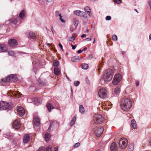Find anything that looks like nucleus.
Returning a JSON list of instances; mask_svg holds the SVG:
<instances>
[{"label": "nucleus", "mask_w": 151, "mask_h": 151, "mask_svg": "<svg viewBox=\"0 0 151 151\" xmlns=\"http://www.w3.org/2000/svg\"><path fill=\"white\" fill-rule=\"evenodd\" d=\"M132 105L131 100L130 99L125 98L121 102V107L123 110L127 111L131 108Z\"/></svg>", "instance_id": "obj_1"}, {"label": "nucleus", "mask_w": 151, "mask_h": 151, "mask_svg": "<svg viewBox=\"0 0 151 151\" xmlns=\"http://www.w3.org/2000/svg\"><path fill=\"white\" fill-rule=\"evenodd\" d=\"M114 73L111 69H108L105 70L103 76V79L106 82H108L112 79Z\"/></svg>", "instance_id": "obj_2"}, {"label": "nucleus", "mask_w": 151, "mask_h": 151, "mask_svg": "<svg viewBox=\"0 0 151 151\" xmlns=\"http://www.w3.org/2000/svg\"><path fill=\"white\" fill-rule=\"evenodd\" d=\"M104 118L101 114H96L94 116L93 119V125L96 126L97 124H99L104 120Z\"/></svg>", "instance_id": "obj_3"}, {"label": "nucleus", "mask_w": 151, "mask_h": 151, "mask_svg": "<svg viewBox=\"0 0 151 151\" xmlns=\"http://www.w3.org/2000/svg\"><path fill=\"white\" fill-rule=\"evenodd\" d=\"M11 108L9 104L6 101H1L0 102V110H5L9 109Z\"/></svg>", "instance_id": "obj_4"}, {"label": "nucleus", "mask_w": 151, "mask_h": 151, "mask_svg": "<svg viewBox=\"0 0 151 151\" xmlns=\"http://www.w3.org/2000/svg\"><path fill=\"white\" fill-rule=\"evenodd\" d=\"M128 142L127 139L124 138H121L119 142L120 147L122 149L126 148L127 146Z\"/></svg>", "instance_id": "obj_5"}, {"label": "nucleus", "mask_w": 151, "mask_h": 151, "mask_svg": "<svg viewBox=\"0 0 151 151\" xmlns=\"http://www.w3.org/2000/svg\"><path fill=\"white\" fill-rule=\"evenodd\" d=\"M122 79V76L119 74H116L114 76L112 81L113 84L115 85L118 84Z\"/></svg>", "instance_id": "obj_6"}, {"label": "nucleus", "mask_w": 151, "mask_h": 151, "mask_svg": "<svg viewBox=\"0 0 151 151\" xmlns=\"http://www.w3.org/2000/svg\"><path fill=\"white\" fill-rule=\"evenodd\" d=\"M107 91L104 88H102L99 91L98 95L101 98H104L106 96Z\"/></svg>", "instance_id": "obj_7"}, {"label": "nucleus", "mask_w": 151, "mask_h": 151, "mask_svg": "<svg viewBox=\"0 0 151 151\" xmlns=\"http://www.w3.org/2000/svg\"><path fill=\"white\" fill-rule=\"evenodd\" d=\"M74 14L80 17H82L86 19L87 18L86 13L83 12L79 10H76L73 12Z\"/></svg>", "instance_id": "obj_8"}, {"label": "nucleus", "mask_w": 151, "mask_h": 151, "mask_svg": "<svg viewBox=\"0 0 151 151\" xmlns=\"http://www.w3.org/2000/svg\"><path fill=\"white\" fill-rule=\"evenodd\" d=\"M17 76L15 74H11L6 78L7 81L9 82H15L17 80Z\"/></svg>", "instance_id": "obj_9"}, {"label": "nucleus", "mask_w": 151, "mask_h": 151, "mask_svg": "<svg viewBox=\"0 0 151 151\" xmlns=\"http://www.w3.org/2000/svg\"><path fill=\"white\" fill-rule=\"evenodd\" d=\"M9 45L12 47H14L17 45V42L16 40L14 39H11L8 41Z\"/></svg>", "instance_id": "obj_10"}, {"label": "nucleus", "mask_w": 151, "mask_h": 151, "mask_svg": "<svg viewBox=\"0 0 151 151\" xmlns=\"http://www.w3.org/2000/svg\"><path fill=\"white\" fill-rule=\"evenodd\" d=\"M17 111L18 114L20 116H23L25 113L24 108L21 106H18L17 107Z\"/></svg>", "instance_id": "obj_11"}, {"label": "nucleus", "mask_w": 151, "mask_h": 151, "mask_svg": "<svg viewBox=\"0 0 151 151\" xmlns=\"http://www.w3.org/2000/svg\"><path fill=\"white\" fill-rule=\"evenodd\" d=\"M104 131V128L101 127L100 128H98L97 130L95 131L94 130V133L97 137L100 136L102 134Z\"/></svg>", "instance_id": "obj_12"}, {"label": "nucleus", "mask_w": 151, "mask_h": 151, "mask_svg": "<svg viewBox=\"0 0 151 151\" xmlns=\"http://www.w3.org/2000/svg\"><path fill=\"white\" fill-rule=\"evenodd\" d=\"M13 127L16 129H19L20 127V125L19 120H15L13 122Z\"/></svg>", "instance_id": "obj_13"}, {"label": "nucleus", "mask_w": 151, "mask_h": 151, "mask_svg": "<svg viewBox=\"0 0 151 151\" xmlns=\"http://www.w3.org/2000/svg\"><path fill=\"white\" fill-rule=\"evenodd\" d=\"M110 149L111 151H117L118 147L115 142H113L111 145Z\"/></svg>", "instance_id": "obj_14"}, {"label": "nucleus", "mask_w": 151, "mask_h": 151, "mask_svg": "<svg viewBox=\"0 0 151 151\" xmlns=\"http://www.w3.org/2000/svg\"><path fill=\"white\" fill-rule=\"evenodd\" d=\"M30 136L28 134H25L23 138V142L24 143H27L30 140Z\"/></svg>", "instance_id": "obj_15"}, {"label": "nucleus", "mask_w": 151, "mask_h": 151, "mask_svg": "<svg viewBox=\"0 0 151 151\" xmlns=\"http://www.w3.org/2000/svg\"><path fill=\"white\" fill-rule=\"evenodd\" d=\"M33 122L35 126H38L40 124V120L38 117L35 116L34 117Z\"/></svg>", "instance_id": "obj_16"}, {"label": "nucleus", "mask_w": 151, "mask_h": 151, "mask_svg": "<svg viewBox=\"0 0 151 151\" xmlns=\"http://www.w3.org/2000/svg\"><path fill=\"white\" fill-rule=\"evenodd\" d=\"M26 16V11L24 10H22L19 13V16L21 19H23L25 18Z\"/></svg>", "instance_id": "obj_17"}, {"label": "nucleus", "mask_w": 151, "mask_h": 151, "mask_svg": "<svg viewBox=\"0 0 151 151\" xmlns=\"http://www.w3.org/2000/svg\"><path fill=\"white\" fill-rule=\"evenodd\" d=\"M33 103L34 104L38 105L40 104L42 102V100L40 99L35 98L33 99Z\"/></svg>", "instance_id": "obj_18"}, {"label": "nucleus", "mask_w": 151, "mask_h": 151, "mask_svg": "<svg viewBox=\"0 0 151 151\" xmlns=\"http://www.w3.org/2000/svg\"><path fill=\"white\" fill-rule=\"evenodd\" d=\"M7 50V48L4 44L0 45V52H5Z\"/></svg>", "instance_id": "obj_19"}, {"label": "nucleus", "mask_w": 151, "mask_h": 151, "mask_svg": "<svg viewBox=\"0 0 151 151\" xmlns=\"http://www.w3.org/2000/svg\"><path fill=\"white\" fill-rule=\"evenodd\" d=\"M46 106L49 112L51 111V110L54 109V107L51 104L49 103L47 104Z\"/></svg>", "instance_id": "obj_20"}, {"label": "nucleus", "mask_w": 151, "mask_h": 151, "mask_svg": "<svg viewBox=\"0 0 151 151\" xmlns=\"http://www.w3.org/2000/svg\"><path fill=\"white\" fill-rule=\"evenodd\" d=\"M55 15L56 17L59 16L60 17V19L61 21L63 23L65 22V21L62 18V17L61 15V14L59 13V12L58 11H56L55 12Z\"/></svg>", "instance_id": "obj_21"}, {"label": "nucleus", "mask_w": 151, "mask_h": 151, "mask_svg": "<svg viewBox=\"0 0 151 151\" xmlns=\"http://www.w3.org/2000/svg\"><path fill=\"white\" fill-rule=\"evenodd\" d=\"M54 71L55 75L57 76L59 75L61 73L60 70L58 67H55Z\"/></svg>", "instance_id": "obj_22"}, {"label": "nucleus", "mask_w": 151, "mask_h": 151, "mask_svg": "<svg viewBox=\"0 0 151 151\" xmlns=\"http://www.w3.org/2000/svg\"><path fill=\"white\" fill-rule=\"evenodd\" d=\"M81 60L78 56H75L72 57L71 60L73 62H76L79 61Z\"/></svg>", "instance_id": "obj_23"}, {"label": "nucleus", "mask_w": 151, "mask_h": 151, "mask_svg": "<svg viewBox=\"0 0 151 151\" xmlns=\"http://www.w3.org/2000/svg\"><path fill=\"white\" fill-rule=\"evenodd\" d=\"M131 124L133 129H135L137 127V125L136 121L134 119H133L131 121Z\"/></svg>", "instance_id": "obj_24"}, {"label": "nucleus", "mask_w": 151, "mask_h": 151, "mask_svg": "<svg viewBox=\"0 0 151 151\" xmlns=\"http://www.w3.org/2000/svg\"><path fill=\"white\" fill-rule=\"evenodd\" d=\"M29 36L32 39H35L36 38V36L35 33L32 32H30L29 33Z\"/></svg>", "instance_id": "obj_25"}, {"label": "nucleus", "mask_w": 151, "mask_h": 151, "mask_svg": "<svg viewBox=\"0 0 151 151\" xmlns=\"http://www.w3.org/2000/svg\"><path fill=\"white\" fill-rule=\"evenodd\" d=\"M50 138V134L48 133H46L45 135V140L46 141H48L49 140Z\"/></svg>", "instance_id": "obj_26"}, {"label": "nucleus", "mask_w": 151, "mask_h": 151, "mask_svg": "<svg viewBox=\"0 0 151 151\" xmlns=\"http://www.w3.org/2000/svg\"><path fill=\"white\" fill-rule=\"evenodd\" d=\"M53 65L55 67H58L59 64V62L57 60H55L53 61Z\"/></svg>", "instance_id": "obj_27"}, {"label": "nucleus", "mask_w": 151, "mask_h": 151, "mask_svg": "<svg viewBox=\"0 0 151 151\" xmlns=\"http://www.w3.org/2000/svg\"><path fill=\"white\" fill-rule=\"evenodd\" d=\"M79 111L82 114L85 111L84 108L81 105L79 106Z\"/></svg>", "instance_id": "obj_28"}, {"label": "nucleus", "mask_w": 151, "mask_h": 151, "mask_svg": "<svg viewBox=\"0 0 151 151\" xmlns=\"http://www.w3.org/2000/svg\"><path fill=\"white\" fill-rule=\"evenodd\" d=\"M120 89L119 87H116L115 89L114 92L115 94H118L120 92Z\"/></svg>", "instance_id": "obj_29"}, {"label": "nucleus", "mask_w": 151, "mask_h": 151, "mask_svg": "<svg viewBox=\"0 0 151 151\" xmlns=\"http://www.w3.org/2000/svg\"><path fill=\"white\" fill-rule=\"evenodd\" d=\"M8 53L9 55L11 56H14L15 54L14 51L12 50L8 51Z\"/></svg>", "instance_id": "obj_30"}, {"label": "nucleus", "mask_w": 151, "mask_h": 151, "mask_svg": "<svg viewBox=\"0 0 151 151\" xmlns=\"http://www.w3.org/2000/svg\"><path fill=\"white\" fill-rule=\"evenodd\" d=\"M88 68V65L86 63L83 64L82 66V68L84 69H86Z\"/></svg>", "instance_id": "obj_31"}, {"label": "nucleus", "mask_w": 151, "mask_h": 151, "mask_svg": "<svg viewBox=\"0 0 151 151\" xmlns=\"http://www.w3.org/2000/svg\"><path fill=\"white\" fill-rule=\"evenodd\" d=\"M84 10L87 12H91V9L88 6H86L84 8Z\"/></svg>", "instance_id": "obj_32"}, {"label": "nucleus", "mask_w": 151, "mask_h": 151, "mask_svg": "<svg viewBox=\"0 0 151 151\" xmlns=\"http://www.w3.org/2000/svg\"><path fill=\"white\" fill-rule=\"evenodd\" d=\"M7 81L6 80V78H4L1 79V83L2 84H5L6 83Z\"/></svg>", "instance_id": "obj_33"}, {"label": "nucleus", "mask_w": 151, "mask_h": 151, "mask_svg": "<svg viewBox=\"0 0 151 151\" xmlns=\"http://www.w3.org/2000/svg\"><path fill=\"white\" fill-rule=\"evenodd\" d=\"M52 148L51 147H48L47 148L44 149L45 151H51Z\"/></svg>", "instance_id": "obj_34"}, {"label": "nucleus", "mask_w": 151, "mask_h": 151, "mask_svg": "<svg viewBox=\"0 0 151 151\" xmlns=\"http://www.w3.org/2000/svg\"><path fill=\"white\" fill-rule=\"evenodd\" d=\"M78 21L77 20H75L74 22V25L75 27H77L78 24Z\"/></svg>", "instance_id": "obj_35"}, {"label": "nucleus", "mask_w": 151, "mask_h": 151, "mask_svg": "<svg viewBox=\"0 0 151 151\" xmlns=\"http://www.w3.org/2000/svg\"><path fill=\"white\" fill-rule=\"evenodd\" d=\"M80 145V144L79 142H77L73 146L74 148H76L79 146Z\"/></svg>", "instance_id": "obj_36"}, {"label": "nucleus", "mask_w": 151, "mask_h": 151, "mask_svg": "<svg viewBox=\"0 0 151 151\" xmlns=\"http://www.w3.org/2000/svg\"><path fill=\"white\" fill-rule=\"evenodd\" d=\"M112 39L116 41L117 40V36L115 35H114L112 37Z\"/></svg>", "instance_id": "obj_37"}, {"label": "nucleus", "mask_w": 151, "mask_h": 151, "mask_svg": "<svg viewBox=\"0 0 151 151\" xmlns=\"http://www.w3.org/2000/svg\"><path fill=\"white\" fill-rule=\"evenodd\" d=\"M75 40V37H74L73 36H72L70 38V39L69 40V41L70 42H73Z\"/></svg>", "instance_id": "obj_38"}, {"label": "nucleus", "mask_w": 151, "mask_h": 151, "mask_svg": "<svg viewBox=\"0 0 151 151\" xmlns=\"http://www.w3.org/2000/svg\"><path fill=\"white\" fill-rule=\"evenodd\" d=\"M12 22L14 24H16L17 23V20L16 19H14L12 20Z\"/></svg>", "instance_id": "obj_39"}, {"label": "nucleus", "mask_w": 151, "mask_h": 151, "mask_svg": "<svg viewBox=\"0 0 151 151\" xmlns=\"http://www.w3.org/2000/svg\"><path fill=\"white\" fill-rule=\"evenodd\" d=\"M129 151H132L133 149V145H131L130 146H129Z\"/></svg>", "instance_id": "obj_40"}, {"label": "nucleus", "mask_w": 151, "mask_h": 151, "mask_svg": "<svg viewBox=\"0 0 151 151\" xmlns=\"http://www.w3.org/2000/svg\"><path fill=\"white\" fill-rule=\"evenodd\" d=\"M80 83V82L79 81H76L75 82L74 85L76 86H78Z\"/></svg>", "instance_id": "obj_41"}, {"label": "nucleus", "mask_w": 151, "mask_h": 151, "mask_svg": "<svg viewBox=\"0 0 151 151\" xmlns=\"http://www.w3.org/2000/svg\"><path fill=\"white\" fill-rule=\"evenodd\" d=\"M114 1L115 3L118 4H120L121 3V1L120 0H114Z\"/></svg>", "instance_id": "obj_42"}, {"label": "nucleus", "mask_w": 151, "mask_h": 151, "mask_svg": "<svg viewBox=\"0 0 151 151\" xmlns=\"http://www.w3.org/2000/svg\"><path fill=\"white\" fill-rule=\"evenodd\" d=\"M106 20H110L111 19V16H107L106 17Z\"/></svg>", "instance_id": "obj_43"}, {"label": "nucleus", "mask_w": 151, "mask_h": 151, "mask_svg": "<svg viewBox=\"0 0 151 151\" xmlns=\"http://www.w3.org/2000/svg\"><path fill=\"white\" fill-rule=\"evenodd\" d=\"M45 149V148L44 147H41L39 148L37 151H42Z\"/></svg>", "instance_id": "obj_44"}, {"label": "nucleus", "mask_w": 151, "mask_h": 151, "mask_svg": "<svg viewBox=\"0 0 151 151\" xmlns=\"http://www.w3.org/2000/svg\"><path fill=\"white\" fill-rule=\"evenodd\" d=\"M53 34H54L55 32L53 27H51L50 28Z\"/></svg>", "instance_id": "obj_45"}, {"label": "nucleus", "mask_w": 151, "mask_h": 151, "mask_svg": "<svg viewBox=\"0 0 151 151\" xmlns=\"http://www.w3.org/2000/svg\"><path fill=\"white\" fill-rule=\"evenodd\" d=\"M148 3L150 7V9L151 10V1H148Z\"/></svg>", "instance_id": "obj_46"}, {"label": "nucleus", "mask_w": 151, "mask_h": 151, "mask_svg": "<svg viewBox=\"0 0 151 151\" xmlns=\"http://www.w3.org/2000/svg\"><path fill=\"white\" fill-rule=\"evenodd\" d=\"M52 124H51V125L49 126L48 129V131L49 132H50V131L51 130V127H52Z\"/></svg>", "instance_id": "obj_47"}, {"label": "nucleus", "mask_w": 151, "mask_h": 151, "mask_svg": "<svg viewBox=\"0 0 151 151\" xmlns=\"http://www.w3.org/2000/svg\"><path fill=\"white\" fill-rule=\"evenodd\" d=\"M76 118L75 116L73 117L72 118L71 121L74 122H75V121L76 120Z\"/></svg>", "instance_id": "obj_48"}, {"label": "nucleus", "mask_w": 151, "mask_h": 151, "mask_svg": "<svg viewBox=\"0 0 151 151\" xmlns=\"http://www.w3.org/2000/svg\"><path fill=\"white\" fill-rule=\"evenodd\" d=\"M71 46L72 47L73 49H74L76 48V46L75 45H73L72 44L71 45Z\"/></svg>", "instance_id": "obj_49"}, {"label": "nucleus", "mask_w": 151, "mask_h": 151, "mask_svg": "<svg viewBox=\"0 0 151 151\" xmlns=\"http://www.w3.org/2000/svg\"><path fill=\"white\" fill-rule=\"evenodd\" d=\"M75 122L72 121H71L70 123V125L71 126H72L73 125V124H74Z\"/></svg>", "instance_id": "obj_50"}, {"label": "nucleus", "mask_w": 151, "mask_h": 151, "mask_svg": "<svg viewBox=\"0 0 151 151\" xmlns=\"http://www.w3.org/2000/svg\"><path fill=\"white\" fill-rule=\"evenodd\" d=\"M58 45L61 48V49L62 50H63L62 45L60 43Z\"/></svg>", "instance_id": "obj_51"}, {"label": "nucleus", "mask_w": 151, "mask_h": 151, "mask_svg": "<svg viewBox=\"0 0 151 151\" xmlns=\"http://www.w3.org/2000/svg\"><path fill=\"white\" fill-rule=\"evenodd\" d=\"M58 147H55V151H58Z\"/></svg>", "instance_id": "obj_52"}, {"label": "nucleus", "mask_w": 151, "mask_h": 151, "mask_svg": "<svg viewBox=\"0 0 151 151\" xmlns=\"http://www.w3.org/2000/svg\"><path fill=\"white\" fill-rule=\"evenodd\" d=\"M82 52H83V50H78L77 52H78V53L79 54V53H81Z\"/></svg>", "instance_id": "obj_53"}, {"label": "nucleus", "mask_w": 151, "mask_h": 151, "mask_svg": "<svg viewBox=\"0 0 151 151\" xmlns=\"http://www.w3.org/2000/svg\"><path fill=\"white\" fill-rule=\"evenodd\" d=\"M86 34H84L82 35H81V37L82 38H83V37H86Z\"/></svg>", "instance_id": "obj_54"}, {"label": "nucleus", "mask_w": 151, "mask_h": 151, "mask_svg": "<svg viewBox=\"0 0 151 151\" xmlns=\"http://www.w3.org/2000/svg\"><path fill=\"white\" fill-rule=\"evenodd\" d=\"M91 39L90 38H87L86 39V40L87 41H91Z\"/></svg>", "instance_id": "obj_55"}, {"label": "nucleus", "mask_w": 151, "mask_h": 151, "mask_svg": "<svg viewBox=\"0 0 151 151\" xmlns=\"http://www.w3.org/2000/svg\"><path fill=\"white\" fill-rule=\"evenodd\" d=\"M88 78H86V82L88 84H89V82L88 81Z\"/></svg>", "instance_id": "obj_56"}, {"label": "nucleus", "mask_w": 151, "mask_h": 151, "mask_svg": "<svg viewBox=\"0 0 151 151\" xmlns=\"http://www.w3.org/2000/svg\"><path fill=\"white\" fill-rule=\"evenodd\" d=\"M87 49V48L86 47H85L83 50H83V51H85Z\"/></svg>", "instance_id": "obj_57"}, {"label": "nucleus", "mask_w": 151, "mask_h": 151, "mask_svg": "<svg viewBox=\"0 0 151 151\" xmlns=\"http://www.w3.org/2000/svg\"><path fill=\"white\" fill-rule=\"evenodd\" d=\"M53 0H47V1L49 3L51 2Z\"/></svg>", "instance_id": "obj_58"}, {"label": "nucleus", "mask_w": 151, "mask_h": 151, "mask_svg": "<svg viewBox=\"0 0 151 151\" xmlns=\"http://www.w3.org/2000/svg\"><path fill=\"white\" fill-rule=\"evenodd\" d=\"M136 84L137 86H138L139 85V82H136Z\"/></svg>", "instance_id": "obj_59"}, {"label": "nucleus", "mask_w": 151, "mask_h": 151, "mask_svg": "<svg viewBox=\"0 0 151 151\" xmlns=\"http://www.w3.org/2000/svg\"><path fill=\"white\" fill-rule=\"evenodd\" d=\"M70 30L71 31H72V32H73V28H70Z\"/></svg>", "instance_id": "obj_60"}, {"label": "nucleus", "mask_w": 151, "mask_h": 151, "mask_svg": "<svg viewBox=\"0 0 151 151\" xmlns=\"http://www.w3.org/2000/svg\"><path fill=\"white\" fill-rule=\"evenodd\" d=\"M149 39L150 40H151V34H150L149 35Z\"/></svg>", "instance_id": "obj_61"}, {"label": "nucleus", "mask_w": 151, "mask_h": 151, "mask_svg": "<svg viewBox=\"0 0 151 151\" xmlns=\"http://www.w3.org/2000/svg\"><path fill=\"white\" fill-rule=\"evenodd\" d=\"M47 45L49 47H50V44H49V43H47Z\"/></svg>", "instance_id": "obj_62"}, {"label": "nucleus", "mask_w": 151, "mask_h": 151, "mask_svg": "<svg viewBox=\"0 0 151 151\" xmlns=\"http://www.w3.org/2000/svg\"><path fill=\"white\" fill-rule=\"evenodd\" d=\"M95 41H96L95 38H94V40H93V43H95Z\"/></svg>", "instance_id": "obj_63"}, {"label": "nucleus", "mask_w": 151, "mask_h": 151, "mask_svg": "<svg viewBox=\"0 0 151 151\" xmlns=\"http://www.w3.org/2000/svg\"><path fill=\"white\" fill-rule=\"evenodd\" d=\"M149 144L151 146V140L149 142Z\"/></svg>", "instance_id": "obj_64"}]
</instances>
